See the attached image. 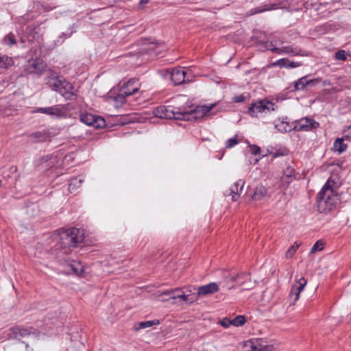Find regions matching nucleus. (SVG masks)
<instances>
[{"instance_id": "obj_26", "label": "nucleus", "mask_w": 351, "mask_h": 351, "mask_svg": "<svg viewBox=\"0 0 351 351\" xmlns=\"http://www.w3.org/2000/svg\"><path fill=\"white\" fill-rule=\"evenodd\" d=\"M274 65H277L281 67H296L299 66L298 64H296L293 62H290L286 59H282L277 61L274 63Z\"/></svg>"}, {"instance_id": "obj_14", "label": "nucleus", "mask_w": 351, "mask_h": 351, "mask_svg": "<svg viewBox=\"0 0 351 351\" xmlns=\"http://www.w3.org/2000/svg\"><path fill=\"white\" fill-rule=\"evenodd\" d=\"M187 71L180 68L174 69L171 73V79L176 84H180L184 81Z\"/></svg>"}, {"instance_id": "obj_36", "label": "nucleus", "mask_w": 351, "mask_h": 351, "mask_svg": "<svg viewBox=\"0 0 351 351\" xmlns=\"http://www.w3.org/2000/svg\"><path fill=\"white\" fill-rule=\"evenodd\" d=\"M285 176L288 178H291L294 175V170L292 168H287L284 173Z\"/></svg>"}, {"instance_id": "obj_8", "label": "nucleus", "mask_w": 351, "mask_h": 351, "mask_svg": "<svg viewBox=\"0 0 351 351\" xmlns=\"http://www.w3.org/2000/svg\"><path fill=\"white\" fill-rule=\"evenodd\" d=\"M81 121L88 125H92L95 128H102L106 125L104 119L91 114L86 113L81 116Z\"/></svg>"}, {"instance_id": "obj_41", "label": "nucleus", "mask_w": 351, "mask_h": 351, "mask_svg": "<svg viewBox=\"0 0 351 351\" xmlns=\"http://www.w3.org/2000/svg\"><path fill=\"white\" fill-rule=\"evenodd\" d=\"M149 0H141L140 3L141 4H146Z\"/></svg>"}, {"instance_id": "obj_1", "label": "nucleus", "mask_w": 351, "mask_h": 351, "mask_svg": "<svg viewBox=\"0 0 351 351\" xmlns=\"http://www.w3.org/2000/svg\"><path fill=\"white\" fill-rule=\"evenodd\" d=\"M59 240L62 247H73L84 241L83 231L77 228L61 230L58 232Z\"/></svg>"}, {"instance_id": "obj_32", "label": "nucleus", "mask_w": 351, "mask_h": 351, "mask_svg": "<svg viewBox=\"0 0 351 351\" xmlns=\"http://www.w3.org/2000/svg\"><path fill=\"white\" fill-rule=\"evenodd\" d=\"M4 41L8 45L14 44L15 43L14 36L12 34H8L7 36H5Z\"/></svg>"}, {"instance_id": "obj_3", "label": "nucleus", "mask_w": 351, "mask_h": 351, "mask_svg": "<svg viewBox=\"0 0 351 351\" xmlns=\"http://www.w3.org/2000/svg\"><path fill=\"white\" fill-rule=\"evenodd\" d=\"M277 106L276 104L268 100H261L254 103L249 108V114L252 117H258L263 114H267L271 110H275Z\"/></svg>"}, {"instance_id": "obj_21", "label": "nucleus", "mask_w": 351, "mask_h": 351, "mask_svg": "<svg viewBox=\"0 0 351 351\" xmlns=\"http://www.w3.org/2000/svg\"><path fill=\"white\" fill-rule=\"evenodd\" d=\"M267 193V189L263 186H258L255 189L252 198L254 200H260L265 196Z\"/></svg>"}, {"instance_id": "obj_25", "label": "nucleus", "mask_w": 351, "mask_h": 351, "mask_svg": "<svg viewBox=\"0 0 351 351\" xmlns=\"http://www.w3.org/2000/svg\"><path fill=\"white\" fill-rule=\"evenodd\" d=\"M247 322L246 317L243 315H237L232 319V326L240 327L243 326Z\"/></svg>"}, {"instance_id": "obj_40", "label": "nucleus", "mask_w": 351, "mask_h": 351, "mask_svg": "<svg viewBox=\"0 0 351 351\" xmlns=\"http://www.w3.org/2000/svg\"><path fill=\"white\" fill-rule=\"evenodd\" d=\"M156 44L151 43L150 44V47L148 49H150V50H154V49H156Z\"/></svg>"}, {"instance_id": "obj_11", "label": "nucleus", "mask_w": 351, "mask_h": 351, "mask_svg": "<svg viewBox=\"0 0 351 351\" xmlns=\"http://www.w3.org/2000/svg\"><path fill=\"white\" fill-rule=\"evenodd\" d=\"M341 184L340 178L337 176H332L328 180L322 191H329L335 193H339V187Z\"/></svg>"}, {"instance_id": "obj_37", "label": "nucleus", "mask_w": 351, "mask_h": 351, "mask_svg": "<svg viewBox=\"0 0 351 351\" xmlns=\"http://www.w3.org/2000/svg\"><path fill=\"white\" fill-rule=\"evenodd\" d=\"M250 150H251L252 153L255 155L258 154H261V148L256 145L250 146Z\"/></svg>"}, {"instance_id": "obj_39", "label": "nucleus", "mask_w": 351, "mask_h": 351, "mask_svg": "<svg viewBox=\"0 0 351 351\" xmlns=\"http://www.w3.org/2000/svg\"><path fill=\"white\" fill-rule=\"evenodd\" d=\"M237 141L235 139H230L228 141V146L229 147H231L232 146H234V145L237 144Z\"/></svg>"}, {"instance_id": "obj_7", "label": "nucleus", "mask_w": 351, "mask_h": 351, "mask_svg": "<svg viewBox=\"0 0 351 351\" xmlns=\"http://www.w3.org/2000/svg\"><path fill=\"white\" fill-rule=\"evenodd\" d=\"M155 117L161 119H182V113L179 112H175L170 108L165 106H159L156 108L154 112Z\"/></svg>"}, {"instance_id": "obj_29", "label": "nucleus", "mask_w": 351, "mask_h": 351, "mask_svg": "<svg viewBox=\"0 0 351 351\" xmlns=\"http://www.w3.org/2000/svg\"><path fill=\"white\" fill-rule=\"evenodd\" d=\"M324 245H325V243H324V242L323 241H322V240L317 241L314 244L313 247L311 248V252L312 253H315L317 252L322 251L324 249Z\"/></svg>"}, {"instance_id": "obj_45", "label": "nucleus", "mask_w": 351, "mask_h": 351, "mask_svg": "<svg viewBox=\"0 0 351 351\" xmlns=\"http://www.w3.org/2000/svg\"><path fill=\"white\" fill-rule=\"evenodd\" d=\"M267 154H261V155L263 156H265Z\"/></svg>"}, {"instance_id": "obj_38", "label": "nucleus", "mask_w": 351, "mask_h": 351, "mask_svg": "<svg viewBox=\"0 0 351 351\" xmlns=\"http://www.w3.org/2000/svg\"><path fill=\"white\" fill-rule=\"evenodd\" d=\"M345 137L346 138V140H349L351 138V126L348 127L345 130Z\"/></svg>"}, {"instance_id": "obj_44", "label": "nucleus", "mask_w": 351, "mask_h": 351, "mask_svg": "<svg viewBox=\"0 0 351 351\" xmlns=\"http://www.w3.org/2000/svg\"><path fill=\"white\" fill-rule=\"evenodd\" d=\"M1 185H2V182H1V180H0V188L1 187Z\"/></svg>"}, {"instance_id": "obj_33", "label": "nucleus", "mask_w": 351, "mask_h": 351, "mask_svg": "<svg viewBox=\"0 0 351 351\" xmlns=\"http://www.w3.org/2000/svg\"><path fill=\"white\" fill-rule=\"evenodd\" d=\"M335 57L338 60H344L346 58L345 51H339L335 54Z\"/></svg>"}, {"instance_id": "obj_24", "label": "nucleus", "mask_w": 351, "mask_h": 351, "mask_svg": "<svg viewBox=\"0 0 351 351\" xmlns=\"http://www.w3.org/2000/svg\"><path fill=\"white\" fill-rule=\"evenodd\" d=\"M181 292V289H170L164 291L162 293H160V295H169V298L176 300L178 299V295L180 294Z\"/></svg>"}, {"instance_id": "obj_16", "label": "nucleus", "mask_w": 351, "mask_h": 351, "mask_svg": "<svg viewBox=\"0 0 351 351\" xmlns=\"http://www.w3.org/2000/svg\"><path fill=\"white\" fill-rule=\"evenodd\" d=\"M70 267L73 272L77 276H83L87 273L86 267L81 262L73 261L70 264Z\"/></svg>"}, {"instance_id": "obj_2", "label": "nucleus", "mask_w": 351, "mask_h": 351, "mask_svg": "<svg viewBox=\"0 0 351 351\" xmlns=\"http://www.w3.org/2000/svg\"><path fill=\"white\" fill-rule=\"evenodd\" d=\"M340 203V193L322 191L319 194L318 209L321 213H328L335 210Z\"/></svg>"}, {"instance_id": "obj_30", "label": "nucleus", "mask_w": 351, "mask_h": 351, "mask_svg": "<svg viewBox=\"0 0 351 351\" xmlns=\"http://www.w3.org/2000/svg\"><path fill=\"white\" fill-rule=\"evenodd\" d=\"M44 113L52 114V115H60V111L57 108H46L40 109Z\"/></svg>"}, {"instance_id": "obj_22", "label": "nucleus", "mask_w": 351, "mask_h": 351, "mask_svg": "<svg viewBox=\"0 0 351 351\" xmlns=\"http://www.w3.org/2000/svg\"><path fill=\"white\" fill-rule=\"evenodd\" d=\"M159 321L158 319L151 320V321H145L141 322L136 324V330H138L141 329L150 328L154 326H157L159 324Z\"/></svg>"}, {"instance_id": "obj_42", "label": "nucleus", "mask_w": 351, "mask_h": 351, "mask_svg": "<svg viewBox=\"0 0 351 351\" xmlns=\"http://www.w3.org/2000/svg\"><path fill=\"white\" fill-rule=\"evenodd\" d=\"M237 197H238V195H237V194H234V195H232V199H233L234 201H236V200L237 199Z\"/></svg>"}, {"instance_id": "obj_12", "label": "nucleus", "mask_w": 351, "mask_h": 351, "mask_svg": "<svg viewBox=\"0 0 351 351\" xmlns=\"http://www.w3.org/2000/svg\"><path fill=\"white\" fill-rule=\"evenodd\" d=\"M219 290V286L215 282L209 283L198 287L195 297H203L207 295L213 294Z\"/></svg>"}, {"instance_id": "obj_6", "label": "nucleus", "mask_w": 351, "mask_h": 351, "mask_svg": "<svg viewBox=\"0 0 351 351\" xmlns=\"http://www.w3.org/2000/svg\"><path fill=\"white\" fill-rule=\"evenodd\" d=\"M48 83L51 86L55 87L62 95L70 93L73 89L72 85L62 77L51 78Z\"/></svg>"}, {"instance_id": "obj_27", "label": "nucleus", "mask_w": 351, "mask_h": 351, "mask_svg": "<svg viewBox=\"0 0 351 351\" xmlns=\"http://www.w3.org/2000/svg\"><path fill=\"white\" fill-rule=\"evenodd\" d=\"M300 246V243L295 241L286 252L285 256L287 258L293 257L297 250Z\"/></svg>"}, {"instance_id": "obj_17", "label": "nucleus", "mask_w": 351, "mask_h": 351, "mask_svg": "<svg viewBox=\"0 0 351 351\" xmlns=\"http://www.w3.org/2000/svg\"><path fill=\"white\" fill-rule=\"evenodd\" d=\"M255 351H271L273 349L271 344L267 343L263 339H254Z\"/></svg>"}, {"instance_id": "obj_15", "label": "nucleus", "mask_w": 351, "mask_h": 351, "mask_svg": "<svg viewBox=\"0 0 351 351\" xmlns=\"http://www.w3.org/2000/svg\"><path fill=\"white\" fill-rule=\"evenodd\" d=\"M307 283V280L305 278L301 276L298 278L294 284L292 291L295 293L296 299L299 298L300 292L303 290Z\"/></svg>"}, {"instance_id": "obj_43", "label": "nucleus", "mask_w": 351, "mask_h": 351, "mask_svg": "<svg viewBox=\"0 0 351 351\" xmlns=\"http://www.w3.org/2000/svg\"><path fill=\"white\" fill-rule=\"evenodd\" d=\"M243 99V97H240L239 99L237 100V101H241Z\"/></svg>"}, {"instance_id": "obj_28", "label": "nucleus", "mask_w": 351, "mask_h": 351, "mask_svg": "<svg viewBox=\"0 0 351 351\" xmlns=\"http://www.w3.org/2000/svg\"><path fill=\"white\" fill-rule=\"evenodd\" d=\"M307 83V78L306 77H302L300 80H298L297 82L294 84V90L303 89L306 86Z\"/></svg>"}, {"instance_id": "obj_13", "label": "nucleus", "mask_w": 351, "mask_h": 351, "mask_svg": "<svg viewBox=\"0 0 351 351\" xmlns=\"http://www.w3.org/2000/svg\"><path fill=\"white\" fill-rule=\"evenodd\" d=\"M186 289L189 293L186 294L181 289V292L180 293V294L178 295V299H180L182 302L187 304H192L193 302L197 301V297H195V294L192 293L194 289L190 286L188 287Z\"/></svg>"}, {"instance_id": "obj_35", "label": "nucleus", "mask_w": 351, "mask_h": 351, "mask_svg": "<svg viewBox=\"0 0 351 351\" xmlns=\"http://www.w3.org/2000/svg\"><path fill=\"white\" fill-rule=\"evenodd\" d=\"M319 80L318 79H307V84L306 86H315L319 83Z\"/></svg>"}, {"instance_id": "obj_4", "label": "nucleus", "mask_w": 351, "mask_h": 351, "mask_svg": "<svg viewBox=\"0 0 351 351\" xmlns=\"http://www.w3.org/2000/svg\"><path fill=\"white\" fill-rule=\"evenodd\" d=\"M215 106H216L215 104H212L208 106H206V105L198 106L193 111L182 113V119L188 120V121L197 120V119H202L204 116L207 115L208 114V112L212 109H213Z\"/></svg>"}, {"instance_id": "obj_20", "label": "nucleus", "mask_w": 351, "mask_h": 351, "mask_svg": "<svg viewBox=\"0 0 351 351\" xmlns=\"http://www.w3.org/2000/svg\"><path fill=\"white\" fill-rule=\"evenodd\" d=\"M254 339H248L239 344L240 351H255Z\"/></svg>"}, {"instance_id": "obj_34", "label": "nucleus", "mask_w": 351, "mask_h": 351, "mask_svg": "<svg viewBox=\"0 0 351 351\" xmlns=\"http://www.w3.org/2000/svg\"><path fill=\"white\" fill-rule=\"evenodd\" d=\"M163 291L157 292L155 294V296L157 299L160 300L162 302H166L169 300L168 296L169 295H160V294L162 293Z\"/></svg>"}, {"instance_id": "obj_9", "label": "nucleus", "mask_w": 351, "mask_h": 351, "mask_svg": "<svg viewBox=\"0 0 351 351\" xmlns=\"http://www.w3.org/2000/svg\"><path fill=\"white\" fill-rule=\"evenodd\" d=\"M45 68L42 60L36 58L31 60L26 66V70L29 73L41 74Z\"/></svg>"}, {"instance_id": "obj_5", "label": "nucleus", "mask_w": 351, "mask_h": 351, "mask_svg": "<svg viewBox=\"0 0 351 351\" xmlns=\"http://www.w3.org/2000/svg\"><path fill=\"white\" fill-rule=\"evenodd\" d=\"M141 88V84L137 80H130L122 87L121 95L116 99L120 102L123 101V95L129 96L137 93Z\"/></svg>"}, {"instance_id": "obj_10", "label": "nucleus", "mask_w": 351, "mask_h": 351, "mask_svg": "<svg viewBox=\"0 0 351 351\" xmlns=\"http://www.w3.org/2000/svg\"><path fill=\"white\" fill-rule=\"evenodd\" d=\"M319 123L308 118H303L295 123L297 130L308 131L317 128Z\"/></svg>"}, {"instance_id": "obj_19", "label": "nucleus", "mask_w": 351, "mask_h": 351, "mask_svg": "<svg viewBox=\"0 0 351 351\" xmlns=\"http://www.w3.org/2000/svg\"><path fill=\"white\" fill-rule=\"evenodd\" d=\"M295 125V123H290L286 121H280L276 125V128L281 132H288L296 130Z\"/></svg>"}, {"instance_id": "obj_31", "label": "nucleus", "mask_w": 351, "mask_h": 351, "mask_svg": "<svg viewBox=\"0 0 351 351\" xmlns=\"http://www.w3.org/2000/svg\"><path fill=\"white\" fill-rule=\"evenodd\" d=\"M218 324L224 328H228L232 326V319L228 317H223L218 322Z\"/></svg>"}, {"instance_id": "obj_18", "label": "nucleus", "mask_w": 351, "mask_h": 351, "mask_svg": "<svg viewBox=\"0 0 351 351\" xmlns=\"http://www.w3.org/2000/svg\"><path fill=\"white\" fill-rule=\"evenodd\" d=\"M345 140H346L345 136L343 138H337L333 145L334 151L339 154L345 152L348 147L347 144L344 143Z\"/></svg>"}, {"instance_id": "obj_23", "label": "nucleus", "mask_w": 351, "mask_h": 351, "mask_svg": "<svg viewBox=\"0 0 351 351\" xmlns=\"http://www.w3.org/2000/svg\"><path fill=\"white\" fill-rule=\"evenodd\" d=\"M14 62L11 58L0 54V68H7L12 66Z\"/></svg>"}]
</instances>
